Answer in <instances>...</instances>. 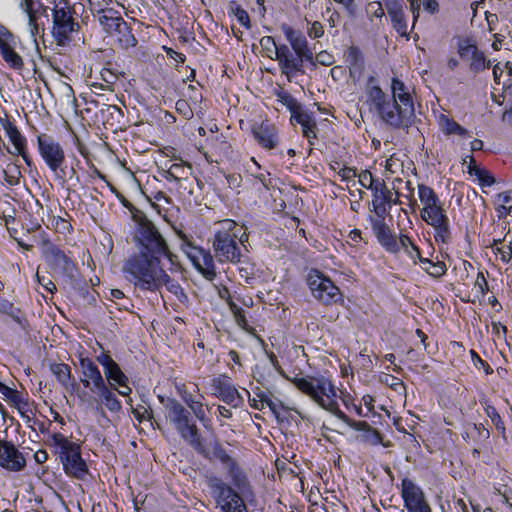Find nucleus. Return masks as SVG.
<instances>
[{"instance_id": "nucleus-1", "label": "nucleus", "mask_w": 512, "mask_h": 512, "mask_svg": "<svg viewBox=\"0 0 512 512\" xmlns=\"http://www.w3.org/2000/svg\"><path fill=\"white\" fill-rule=\"evenodd\" d=\"M280 374L290 381L299 391L309 396L323 409L331 412L338 419L349 425L351 428L358 431H370L372 432L375 443L381 441V434L370 427L365 421H355L349 418L344 412L339 409L338 403L335 401L337 392L332 382L324 377H293L287 376L284 371H280Z\"/></svg>"}, {"instance_id": "nucleus-2", "label": "nucleus", "mask_w": 512, "mask_h": 512, "mask_svg": "<svg viewBox=\"0 0 512 512\" xmlns=\"http://www.w3.org/2000/svg\"><path fill=\"white\" fill-rule=\"evenodd\" d=\"M159 400L164 406L166 420L173 425L179 436L199 454L208 457L191 412L174 398L164 399L160 396Z\"/></svg>"}, {"instance_id": "nucleus-3", "label": "nucleus", "mask_w": 512, "mask_h": 512, "mask_svg": "<svg viewBox=\"0 0 512 512\" xmlns=\"http://www.w3.org/2000/svg\"><path fill=\"white\" fill-rule=\"evenodd\" d=\"M123 271L131 276L129 280L134 283L135 288L154 292L156 279L163 268L161 259L139 251L125 261Z\"/></svg>"}, {"instance_id": "nucleus-4", "label": "nucleus", "mask_w": 512, "mask_h": 512, "mask_svg": "<svg viewBox=\"0 0 512 512\" xmlns=\"http://www.w3.org/2000/svg\"><path fill=\"white\" fill-rule=\"evenodd\" d=\"M136 239L140 244L139 251L156 256L158 259L165 257L172 265L178 264V256L170 251L168 243L159 229L146 216L141 217L138 221Z\"/></svg>"}, {"instance_id": "nucleus-5", "label": "nucleus", "mask_w": 512, "mask_h": 512, "mask_svg": "<svg viewBox=\"0 0 512 512\" xmlns=\"http://www.w3.org/2000/svg\"><path fill=\"white\" fill-rule=\"evenodd\" d=\"M53 441L58 449L59 458L66 475L84 481L89 474V469L86 461L81 456L80 446L69 441L61 434H55Z\"/></svg>"}, {"instance_id": "nucleus-6", "label": "nucleus", "mask_w": 512, "mask_h": 512, "mask_svg": "<svg viewBox=\"0 0 512 512\" xmlns=\"http://www.w3.org/2000/svg\"><path fill=\"white\" fill-rule=\"evenodd\" d=\"M37 138V151L45 165L60 179L65 178L63 165L66 162L65 152L60 142L52 135L41 131L34 124Z\"/></svg>"}, {"instance_id": "nucleus-7", "label": "nucleus", "mask_w": 512, "mask_h": 512, "mask_svg": "<svg viewBox=\"0 0 512 512\" xmlns=\"http://www.w3.org/2000/svg\"><path fill=\"white\" fill-rule=\"evenodd\" d=\"M236 223L225 220L223 228L214 235V257L220 263H234L240 261L241 250L237 242L238 233L235 231Z\"/></svg>"}, {"instance_id": "nucleus-8", "label": "nucleus", "mask_w": 512, "mask_h": 512, "mask_svg": "<svg viewBox=\"0 0 512 512\" xmlns=\"http://www.w3.org/2000/svg\"><path fill=\"white\" fill-rule=\"evenodd\" d=\"M312 296L323 305H333L342 301L340 289L322 272L311 269L306 278Z\"/></svg>"}, {"instance_id": "nucleus-9", "label": "nucleus", "mask_w": 512, "mask_h": 512, "mask_svg": "<svg viewBox=\"0 0 512 512\" xmlns=\"http://www.w3.org/2000/svg\"><path fill=\"white\" fill-rule=\"evenodd\" d=\"M40 239L41 255L46 263L53 270L62 273L64 276L71 279L74 278L77 268L71 258L58 246L54 245L44 231H41Z\"/></svg>"}, {"instance_id": "nucleus-10", "label": "nucleus", "mask_w": 512, "mask_h": 512, "mask_svg": "<svg viewBox=\"0 0 512 512\" xmlns=\"http://www.w3.org/2000/svg\"><path fill=\"white\" fill-rule=\"evenodd\" d=\"M205 453L208 455V457L204 456L206 459H217L221 462L236 489L240 491L245 490L249 482L244 470L238 462L227 453L226 449L218 440L210 442V451L208 452L205 449Z\"/></svg>"}, {"instance_id": "nucleus-11", "label": "nucleus", "mask_w": 512, "mask_h": 512, "mask_svg": "<svg viewBox=\"0 0 512 512\" xmlns=\"http://www.w3.org/2000/svg\"><path fill=\"white\" fill-rule=\"evenodd\" d=\"M385 114H378L379 118L388 126L394 129L410 127L415 120L414 103L400 102L395 99H388L385 103Z\"/></svg>"}, {"instance_id": "nucleus-12", "label": "nucleus", "mask_w": 512, "mask_h": 512, "mask_svg": "<svg viewBox=\"0 0 512 512\" xmlns=\"http://www.w3.org/2000/svg\"><path fill=\"white\" fill-rule=\"evenodd\" d=\"M420 216L423 221L434 228L436 242L448 243L451 240L449 218L440 201L434 206L422 208Z\"/></svg>"}, {"instance_id": "nucleus-13", "label": "nucleus", "mask_w": 512, "mask_h": 512, "mask_svg": "<svg viewBox=\"0 0 512 512\" xmlns=\"http://www.w3.org/2000/svg\"><path fill=\"white\" fill-rule=\"evenodd\" d=\"M53 36L58 45L64 46L71 40V33L79 29L70 7L52 8Z\"/></svg>"}, {"instance_id": "nucleus-14", "label": "nucleus", "mask_w": 512, "mask_h": 512, "mask_svg": "<svg viewBox=\"0 0 512 512\" xmlns=\"http://www.w3.org/2000/svg\"><path fill=\"white\" fill-rule=\"evenodd\" d=\"M182 249L193 262L196 269L207 280H214L216 277L213 256L209 251L194 246L185 235H183Z\"/></svg>"}, {"instance_id": "nucleus-15", "label": "nucleus", "mask_w": 512, "mask_h": 512, "mask_svg": "<svg viewBox=\"0 0 512 512\" xmlns=\"http://www.w3.org/2000/svg\"><path fill=\"white\" fill-rule=\"evenodd\" d=\"M401 497L408 512H432L422 488L409 478L401 482Z\"/></svg>"}, {"instance_id": "nucleus-16", "label": "nucleus", "mask_w": 512, "mask_h": 512, "mask_svg": "<svg viewBox=\"0 0 512 512\" xmlns=\"http://www.w3.org/2000/svg\"><path fill=\"white\" fill-rule=\"evenodd\" d=\"M211 389L213 395L231 407L237 408L243 404L242 396L225 374L211 380Z\"/></svg>"}, {"instance_id": "nucleus-17", "label": "nucleus", "mask_w": 512, "mask_h": 512, "mask_svg": "<svg viewBox=\"0 0 512 512\" xmlns=\"http://www.w3.org/2000/svg\"><path fill=\"white\" fill-rule=\"evenodd\" d=\"M276 60L282 74H284L288 81H291L295 73H304V62L299 59L295 53L285 44L279 45L277 49Z\"/></svg>"}, {"instance_id": "nucleus-18", "label": "nucleus", "mask_w": 512, "mask_h": 512, "mask_svg": "<svg viewBox=\"0 0 512 512\" xmlns=\"http://www.w3.org/2000/svg\"><path fill=\"white\" fill-rule=\"evenodd\" d=\"M282 30L296 56L303 62H309L314 65V55L308 45L306 37L301 32L294 30L286 24L282 26Z\"/></svg>"}, {"instance_id": "nucleus-19", "label": "nucleus", "mask_w": 512, "mask_h": 512, "mask_svg": "<svg viewBox=\"0 0 512 512\" xmlns=\"http://www.w3.org/2000/svg\"><path fill=\"white\" fill-rule=\"evenodd\" d=\"M27 460L13 443L0 441V466L8 471H20L26 466Z\"/></svg>"}, {"instance_id": "nucleus-20", "label": "nucleus", "mask_w": 512, "mask_h": 512, "mask_svg": "<svg viewBox=\"0 0 512 512\" xmlns=\"http://www.w3.org/2000/svg\"><path fill=\"white\" fill-rule=\"evenodd\" d=\"M0 126H2L13 145V153L21 155L28 166H30L31 161L26 153V139L21 135L17 127L10 121L6 113L3 115L0 114Z\"/></svg>"}, {"instance_id": "nucleus-21", "label": "nucleus", "mask_w": 512, "mask_h": 512, "mask_svg": "<svg viewBox=\"0 0 512 512\" xmlns=\"http://www.w3.org/2000/svg\"><path fill=\"white\" fill-rule=\"evenodd\" d=\"M80 367L83 374L81 382L84 387L89 388L92 392H95L100 388H104L106 384L101 375V372L91 359L81 357Z\"/></svg>"}, {"instance_id": "nucleus-22", "label": "nucleus", "mask_w": 512, "mask_h": 512, "mask_svg": "<svg viewBox=\"0 0 512 512\" xmlns=\"http://www.w3.org/2000/svg\"><path fill=\"white\" fill-rule=\"evenodd\" d=\"M371 227L377 241L387 252L396 254L400 251L397 236L386 223L378 221Z\"/></svg>"}, {"instance_id": "nucleus-23", "label": "nucleus", "mask_w": 512, "mask_h": 512, "mask_svg": "<svg viewBox=\"0 0 512 512\" xmlns=\"http://www.w3.org/2000/svg\"><path fill=\"white\" fill-rule=\"evenodd\" d=\"M252 133L258 144L264 149L272 150L276 148L279 143L277 128L267 121L253 128Z\"/></svg>"}, {"instance_id": "nucleus-24", "label": "nucleus", "mask_w": 512, "mask_h": 512, "mask_svg": "<svg viewBox=\"0 0 512 512\" xmlns=\"http://www.w3.org/2000/svg\"><path fill=\"white\" fill-rule=\"evenodd\" d=\"M205 482L210 489L211 496L217 505L224 502V500H227L230 496H235L236 489L227 484L222 478L218 476H206Z\"/></svg>"}, {"instance_id": "nucleus-25", "label": "nucleus", "mask_w": 512, "mask_h": 512, "mask_svg": "<svg viewBox=\"0 0 512 512\" xmlns=\"http://www.w3.org/2000/svg\"><path fill=\"white\" fill-rule=\"evenodd\" d=\"M94 17L97 19L103 30L111 36L123 23L126 22L122 18L120 12L113 8L100 9Z\"/></svg>"}, {"instance_id": "nucleus-26", "label": "nucleus", "mask_w": 512, "mask_h": 512, "mask_svg": "<svg viewBox=\"0 0 512 512\" xmlns=\"http://www.w3.org/2000/svg\"><path fill=\"white\" fill-rule=\"evenodd\" d=\"M386 9L391 17L393 28L401 35L408 36L407 23L403 10L402 0L390 1L386 4Z\"/></svg>"}, {"instance_id": "nucleus-27", "label": "nucleus", "mask_w": 512, "mask_h": 512, "mask_svg": "<svg viewBox=\"0 0 512 512\" xmlns=\"http://www.w3.org/2000/svg\"><path fill=\"white\" fill-rule=\"evenodd\" d=\"M162 285H165L167 290L174 294L181 303L188 301V296L181 285L176 280L172 279L164 269L160 271V275L156 279L155 291L159 290Z\"/></svg>"}, {"instance_id": "nucleus-28", "label": "nucleus", "mask_w": 512, "mask_h": 512, "mask_svg": "<svg viewBox=\"0 0 512 512\" xmlns=\"http://www.w3.org/2000/svg\"><path fill=\"white\" fill-rule=\"evenodd\" d=\"M413 250L415 251V256L417 260L420 262L422 268L433 277H441L447 271L446 265L442 261H432L428 258H424L421 256L420 250L417 246H413Z\"/></svg>"}, {"instance_id": "nucleus-29", "label": "nucleus", "mask_w": 512, "mask_h": 512, "mask_svg": "<svg viewBox=\"0 0 512 512\" xmlns=\"http://www.w3.org/2000/svg\"><path fill=\"white\" fill-rule=\"evenodd\" d=\"M37 122L36 126L41 131H46L48 126L52 123L51 116L43 104L41 95L37 94V99L34 98V123Z\"/></svg>"}, {"instance_id": "nucleus-30", "label": "nucleus", "mask_w": 512, "mask_h": 512, "mask_svg": "<svg viewBox=\"0 0 512 512\" xmlns=\"http://www.w3.org/2000/svg\"><path fill=\"white\" fill-rule=\"evenodd\" d=\"M112 36L115 37L121 49L127 50L137 45V39L133 35L132 29L127 22L123 23Z\"/></svg>"}, {"instance_id": "nucleus-31", "label": "nucleus", "mask_w": 512, "mask_h": 512, "mask_svg": "<svg viewBox=\"0 0 512 512\" xmlns=\"http://www.w3.org/2000/svg\"><path fill=\"white\" fill-rule=\"evenodd\" d=\"M346 62L349 64L350 73L361 74L364 69V56L357 46H350L344 53Z\"/></svg>"}, {"instance_id": "nucleus-32", "label": "nucleus", "mask_w": 512, "mask_h": 512, "mask_svg": "<svg viewBox=\"0 0 512 512\" xmlns=\"http://www.w3.org/2000/svg\"><path fill=\"white\" fill-rule=\"evenodd\" d=\"M372 195L373 198L386 202L389 207L392 204L398 205L401 203L399 200L400 193L396 191V198L393 199L392 192L388 189L384 180H376Z\"/></svg>"}, {"instance_id": "nucleus-33", "label": "nucleus", "mask_w": 512, "mask_h": 512, "mask_svg": "<svg viewBox=\"0 0 512 512\" xmlns=\"http://www.w3.org/2000/svg\"><path fill=\"white\" fill-rule=\"evenodd\" d=\"M51 372L56 376L58 381L65 387L76 386L75 379L71 375L69 365L64 363H57L50 365Z\"/></svg>"}, {"instance_id": "nucleus-34", "label": "nucleus", "mask_w": 512, "mask_h": 512, "mask_svg": "<svg viewBox=\"0 0 512 512\" xmlns=\"http://www.w3.org/2000/svg\"><path fill=\"white\" fill-rule=\"evenodd\" d=\"M367 94L377 114L387 115L388 112L385 111V103L387 102L388 98L383 90L379 86H372L368 88Z\"/></svg>"}, {"instance_id": "nucleus-35", "label": "nucleus", "mask_w": 512, "mask_h": 512, "mask_svg": "<svg viewBox=\"0 0 512 512\" xmlns=\"http://www.w3.org/2000/svg\"><path fill=\"white\" fill-rule=\"evenodd\" d=\"M480 404L483 406L485 413L487 417L490 418L492 424H494L499 433H501L502 437L506 438L505 425L496 408L492 406L487 399H480Z\"/></svg>"}, {"instance_id": "nucleus-36", "label": "nucleus", "mask_w": 512, "mask_h": 512, "mask_svg": "<svg viewBox=\"0 0 512 512\" xmlns=\"http://www.w3.org/2000/svg\"><path fill=\"white\" fill-rule=\"evenodd\" d=\"M94 393H97L102 399L103 404L111 412L118 413L121 411V403L115 396V394L108 389L105 385L104 388H100Z\"/></svg>"}, {"instance_id": "nucleus-37", "label": "nucleus", "mask_w": 512, "mask_h": 512, "mask_svg": "<svg viewBox=\"0 0 512 512\" xmlns=\"http://www.w3.org/2000/svg\"><path fill=\"white\" fill-rule=\"evenodd\" d=\"M219 506L223 512H248L246 504L238 491H235V496H230Z\"/></svg>"}, {"instance_id": "nucleus-38", "label": "nucleus", "mask_w": 512, "mask_h": 512, "mask_svg": "<svg viewBox=\"0 0 512 512\" xmlns=\"http://www.w3.org/2000/svg\"><path fill=\"white\" fill-rule=\"evenodd\" d=\"M391 91H392V98L395 99V101L399 100L400 102L413 103V99H412L406 85L400 79H398V78L392 79Z\"/></svg>"}, {"instance_id": "nucleus-39", "label": "nucleus", "mask_w": 512, "mask_h": 512, "mask_svg": "<svg viewBox=\"0 0 512 512\" xmlns=\"http://www.w3.org/2000/svg\"><path fill=\"white\" fill-rule=\"evenodd\" d=\"M106 378L110 382V385L113 389L116 390L115 384L119 386H125V383L128 382L127 376L121 371L119 365L115 362L111 366V368H107L105 371Z\"/></svg>"}, {"instance_id": "nucleus-40", "label": "nucleus", "mask_w": 512, "mask_h": 512, "mask_svg": "<svg viewBox=\"0 0 512 512\" xmlns=\"http://www.w3.org/2000/svg\"><path fill=\"white\" fill-rule=\"evenodd\" d=\"M471 59L470 70L474 73H480L491 66V61L487 60L484 53L478 50V48L473 49Z\"/></svg>"}, {"instance_id": "nucleus-41", "label": "nucleus", "mask_w": 512, "mask_h": 512, "mask_svg": "<svg viewBox=\"0 0 512 512\" xmlns=\"http://www.w3.org/2000/svg\"><path fill=\"white\" fill-rule=\"evenodd\" d=\"M418 194H419V199H420L421 203L423 204V208H428L430 206H434V204H436L440 201L439 197L434 192V190L425 184L418 185Z\"/></svg>"}, {"instance_id": "nucleus-42", "label": "nucleus", "mask_w": 512, "mask_h": 512, "mask_svg": "<svg viewBox=\"0 0 512 512\" xmlns=\"http://www.w3.org/2000/svg\"><path fill=\"white\" fill-rule=\"evenodd\" d=\"M233 264H239V275L242 279H244L246 282H248L250 279H253L255 276V264L250 262L249 258L241 254L240 255V261L234 262Z\"/></svg>"}, {"instance_id": "nucleus-43", "label": "nucleus", "mask_w": 512, "mask_h": 512, "mask_svg": "<svg viewBox=\"0 0 512 512\" xmlns=\"http://www.w3.org/2000/svg\"><path fill=\"white\" fill-rule=\"evenodd\" d=\"M372 211L375 213V217H370V223L373 225L374 223H386L385 216L389 211V206L386 202L380 201L379 199L373 198L372 200Z\"/></svg>"}, {"instance_id": "nucleus-44", "label": "nucleus", "mask_w": 512, "mask_h": 512, "mask_svg": "<svg viewBox=\"0 0 512 512\" xmlns=\"http://www.w3.org/2000/svg\"><path fill=\"white\" fill-rule=\"evenodd\" d=\"M172 174L177 178V182L182 181L184 184L188 182V177L193 173L191 164L181 161L180 163H174L171 165Z\"/></svg>"}, {"instance_id": "nucleus-45", "label": "nucleus", "mask_w": 512, "mask_h": 512, "mask_svg": "<svg viewBox=\"0 0 512 512\" xmlns=\"http://www.w3.org/2000/svg\"><path fill=\"white\" fill-rule=\"evenodd\" d=\"M0 50L2 57L13 67H19L22 65L21 57L6 43L0 41Z\"/></svg>"}, {"instance_id": "nucleus-46", "label": "nucleus", "mask_w": 512, "mask_h": 512, "mask_svg": "<svg viewBox=\"0 0 512 512\" xmlns=\"http://www.w3.org/2000/svg\"><path fill=\"white\" fill-rule=\"evenodd\" d=\"M229 11L235 15L238 22L244 26L245 28H250V18L248 13L235 1H230L229 3Z\"/></svg>"}, {"instance_id": "nucleus-47", "label": "nucleus", "mask_w": 512, "mask_h": 512, "mask_svg": "<svg viewBox=\"0 0 512 512\" xmlns=\"http://www.w3.org/2000/svg\"><path fill=\"white\" fill-rule=\"evenodd\" d=\"M469 174L477 176L482 186H492L495 183V178L486 169L478 166H470Z\"/></svg>"}, {"instance_id": "nucleus-48", "label": "nucleus", "mask_w": 512, "mask_h": 512, "mask_svg": "<svg viewBox=\"0 0 512 512\" xmlns=\"http://www.w3.org/2000/svg\"><path fill=\"white\" fill-rule=\"evenodd\" d=\"M48 3L50 1L46 0ZM52 9L49 7V5L43 3L41 0H34V35L38 34V23L37 20L41 16H45L48 18V10Z\"/></svg>"}, {"instance_id": "nucleus-49", "label": "nucleus", "mask_w": 512, "mask_h": 512, "mask_svg": "<svg viewBox=\"0 0 512 512\" xmlns=\"http://www.w3.org/2000/svg\"><path fill=\"white\" fill-rule=\"evenodd\" d=\"M0 391L5 395L15 406L23 403L26 399L22 392L14 390L5 384H0Z\"/></svg>"}, {"instance_id": "nucleus-50", "label": "nucleus", "mask_w": 512, "mask_h": 512, "mask_svg": "<svg viewBox=\"0 0 512 512\" xmlns=\"http://www.w3.org/2000/svg\"><path fill=\"white\" fill-rule=\"evenodd\" d=\"M277 100L285 105L289 111L299 109V102L287 91L276 92Z\"/></svg>"}, {"instance_id": "nucleus-51", "label": "nucleus", "mask_w": 512, "mask_h": 512, "mask_svg": "<svg viewBox=\"0 0 512 512\" xmlns=\"http://www.w3.org/2000/svg\"><path fill=\"white\" fill-rule=\"evenodd\" d=\"M302 126L303 136L306 137L310 144H312L311 139L316 138V130L317 124L312 116H309V119H306L305 122L300 123Z\"/></svg>"}, {"instance_id": "nucleus-52", "label": "nucleus", "mask_w": 512, "mask_h": 512, "mask_svg": "<svg viewBox=\"0 0 512 512\" xmlns=\"http://www.w3.org/2000/svg\"><path fill=\"white\" fill-rule=\"evenodd\" d=\"M357 177L358 182L362 187L370 189L373 192L376 180H374L373 175L370 171L363 170L359 174L357 173Z\"/></svg>"}, {"instance_id": "nucleus-53", "label": "nucleus", "mask_w": 512, "mask_h": 512, "mask_svg": "<svg viewBox=\"0 0 512 512\" xmlns=\"http://www.w3.org/2000/svg\"><path fill=\"white\" fill-rule=\"evenodd\" d=\"M175 108H176V111L186 120H190L194 115L190 104L188 103V101H186L184 99H179L176 102Z\"/></svg>"}, {"instance_id": "nucleus-54", "label": "nucleus", "mask_w": 512, "mask_h": 512, "mask_svg": "<svg viewBox=\"0 0 512 512\" xmlns=\"http://www.w3.org/2000/svg\"><path fill=\"white\" fill-rule=\"evenodd\" d=\"M290 122L292 125L300 124L305 122L311 116L306 110L303 109L302 105L299 104V109L291 110Z\"/></svg>"}, {"instance_id": "nucleus-55", "label": "nucleus", "mask_w": 512, "mask_h": 512, "mask_svg": "<svg viewBox=\"0 0 512 512\" xmlns=\"http://www.w3.org/2000/svg\"><path fill=\"white\" fill-rule=\"evenodd\" d=\"M457 124L458 123L456 121H454L452 118H449L446 115L440 116V126L442 131L446 135H453V132L456 129Z\"/></svg>"}, {"instance_id": "nucleus-56", "label": "nucleus", "mask_w": 512, "mask_h": 512, "mask_svg": "<svg viewBox=\"0 0 512 512\" xmlns=\"http://www.w3.org/2000/svg\"><path fill=\"white\" fill-rule=\"evenodd\" d=\"M260 45L267 53H275L277 55V49L279 45L276 44L275 40L271 36H264L260 39Z\"/></svg>"}, {"instance_id": "nucleus-57", "label": "nucleus", "mask_w": 512, "mask_h": 512, "mask_svg": "<svg viewBox=\"0 0 512 512\" xmlns=\"http://www.w3.org/2000/svg\"><path fill=\"white\" fill-rule=\"evenodd\" d=\"M470 353H471L472 361L476 368H478V369L483 368L487 375L493 373V369L491 368V366L486 361L482 360L480 358V356L474 350H471Z\"/></svg>"}, {"instance_id": "nucleus-58", "label": "nucleus", "mask_w": 512, "mask_h": 512, "mask_svg": "<svg viewBox=\"0 0 512 512\" xmlns=\"http://www.w3.org/2000/svg\"><path fill=\"white\" fill-rule=\"evenodd\" d=\"M15 407H16L20 417L26 423H30V421H31L30 413H32V409L30 407V404H29L28 400H25L23 403L18 404Z\"/></svg>"}, {"instance_id": "nucleus-59", "label": "nucleus", "mask_w": 512, "mask_h": 512, "mask_svg": "<svg viewBox=\"0 0 512 512\" xmlns=\"http://www.w3.org/2000/svg\"><path fill=\"white\" fill-rule=\"evenodd\" d=\"M474 286L481 295H485L489 291L488 282L483 272H478Z\"/></svg>"}, {"instance_id": "nucleus-60", "label": "nucleus", "mask_w": 512, "mask_h": 512, "mask_svg": "<svg viewBox=\"0 0 512 512\" xmlns=\"http://www.w3.org/2000/svg\"><path fill=\"white\" fill-rule=\"evenodd\" d=\"M34 204L39 208V210L42 212V216H41V222L42 224L47 227V228H50L51 226H53L54 224V218L50 216V213L48 210H45L44 207L42 206V204L38 201V200H35Z\"/></svg>"}, {"instance_id": "nucleus-61", "label": "nucleus", "mask_w": 512, "mask_h": 512, "mask_svg": "<svg viewBox=\"0 0 512 512\" xmlns=\"http://www.w3.org/2000/svg\"><path fill=\"white\" fill-rule=\"evenodd\" d=\"M307 34L313 39L322 37L324 34L323 25L319 21L312 22L311 26L307 30Z\"/></svg>"}, {"instance_id": "nucleus-62", "label": "nucleus", "mask_w": 512, "mask_h": 512, "mask_svg": "<svg viewBox=\"0 0 512 512\" xmlns=\"http://www.w3.org/2000/svg\"><path fill=\"white\" fill-rule=\"evenodd\" d=\"M398 244L400 245V249L403 248L410 258H414V255L409 248L411 247L413 249V246L416 245L411 241L409 236L401 234L399 236Z\"/></svg>"}, {"instance_id": "nucleus-63", "label": "nucleus", "mask_w": 512, "mask_h": 512, "mask_svg": "<svg viewBox=\"0 0 512 512\" xmlns=\"http://www.w3.org/2000/svg\"><path fill=\"white\" fill-rule=\"evenodd\" d=\"M338 174L341 176L342 180H350L357 177V169L355 167H344L340 169Z\"/></svg>"}, {"instance_id": "nucleus-64", "label": "nucleus", "mask_w": 512, "mask_h": 512, "mask_svg": "<svg viewBox=\"0 0 512 512\" xmlns=\"http://www.w3.org/2000/svg\"><path fill=\"white\" fill-rule=\"evenodd\" d=\"M97 360L104 367V371L109 367L111 368L113 363H115V361L111 358V356L108 353L100 354L97 357Z\"/></svg>"}]
</instances>
